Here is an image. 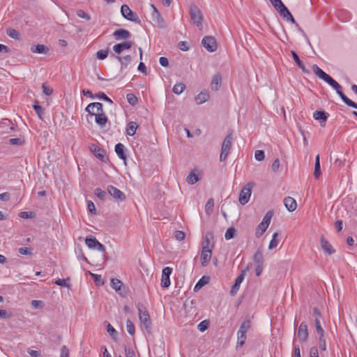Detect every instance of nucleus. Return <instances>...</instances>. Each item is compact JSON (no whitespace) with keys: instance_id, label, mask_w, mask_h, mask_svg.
<instances>
[{"instance_id":"nucleus-35","label":"nucleus","mask_w":357,"mask_h":357,"mask_svg":"<svg viewBox=\"0 0 357 357\" xmlns=\"http://www.w3.org/2000/svg\"><path fill=\"white\" fill-rule=\"evenodd\" d=\"M291 55H292V56L294 58V60L295 61V62L296 63L298 66L303 70V72H304V73L307 72L304 64L300 60V59H299L298 56L297 55V54L294 51H291Z\"/></svg>"},{"instance_id":"nucleus-62","label":"nucleus","mask_w":357,"mask_h":357,"mask_svg":"<svg viewBox=\"0 0 357 357\" xmlns=\"http://www.w3.org/2000/svg\"><path fill=\"white\" fill-rule=\"evenodd\" d=\"M87 208L90 213H96V206L92 201H87Z\"/></svg>"},{"instance_id":"nucleus-9","label":"nucleus","mask_w":357,"mask_h":357,"mask_svg":"<svg viewBox=\"0 0 357 357\" xmlns=\"http://www.w3.org/2000/svg\"><path fill=\"white\" fill-rule=\"evenodd\" d=\"M85 243L91 249L97 250L102 253L105 252V246L93 236H87L85 239Z\"/></svg>"},{"instance_id":"nucleus-18","label":"nucleus","mask_w":357,"mask_h":357,"mask_svg":"<svg viewBox=\"0 0 357 357\" xmlns=\"http://www.w3.org/2000/svg\"><path fill=\"white\" fill-rule=\"evenodd\" d=\"M321 247L322 250L329 255L335 252L331 244L323 236L321 237Z\"/></svg>"},{"instance_id":"nucleus-29","label":"nucleus","mask_w":357,"mask_h":357,"mask_svg":"<svg viewBox=\"0 0 357 357\" xmlns=\"http://www.w3.org/2000/svg\"><path fill=\"white\" fill-rule=\"evenodd\" d=\"M138 126L136 122L130 121L126 128V134L129 136H133L136 133Z\"/></svg>"},{"instance_id":"nucleus-12","label":"nucleus","mask_w":357,"mask_h":357,"mask_svg":"<svg viewBox=\"0 0 357 357\" xmlns=\"http://www.w3.org/2000/svg\"><path fill=\"white\" fill-rule=\"evenodd\" d=\"M172 268L170 267H165L162 269L161 286L163 288H168L171 284L170 275L172 274Z\"/></svg>"},{"instance_id":"nucleus-5","label":"nucleus","mask_w":357,"mask_h":357,"mask_svg":"<svg viewBox=\"0 0 357 357\" xmlns=\"http://www.w3.org/2000/svg\"><path fill=\"white\" fill-rule=\"evenodd\" d=\"M190 15L191 20L193 21L199 29L203 28L202 21L203 16L202 11L195 5H191L190 7Z\"/></svg>"},{"instance_id":"nucleus-26","label":"nucleus","mask_w":357,"mask_h":357,"mask_svg":"<svg viewBox=\"0 0 357 357\" xmlns=\"http://www.w3.org/2000/svg\"><path fill=\"white\" fill-rule=\"evenodd\" d=\"M125 146L123 144L119 143L115 146V152L119 158L126 160V155L124 153Z\"/></svg>"},{"instance_id":"nucleus-41","label":"nucleus","mask_w":357,"mask_h":357,"mask_svg":"<svg viewBox=\"0 0 357 357\" xmlns=\"http://www.w3.org/2000/svg\"><path fill=\"white\" fill-rule=\"evenodd\" d=\"M278 236V232H275L273 234L272 239L271 240V241L269 243V245H268V249L269 250H273V248L277 247V245L278 244V241L277 240Z\"/></svg>"},{"instance_id":"nucleus-11","label":"nucleus","mask_w":357,"mask_h":357,"mask_svg":"<svg viewBox=\"0 0 357 357\" xmlns=\"http://www.w3.org/2000/svg\"><path fill=\"white\" fill-rule=\"evenodd\" d=\"M108 193L113 197L116 201L122 202L126 199L125 194L119 189L114 187L113 185H109L107 187Z\"/></svg>"},{"instance_id":"nucleus-39","label":"nucleus","mask_w":357,"mask_h":357,"mask_svg":"<svg viewBox=\"0 0 357 357\" xmlns=\"http://www.w3.org/2000/svg\"><path fill=\"white\" fill-rule=\"evenodd\" d=\"M7 127L10 130H15L16 127L12 123V122L9 119H3L2 122L0 123V128Z\"/></svg>"},{"instance_id":"nucleus-34","label":"nucleus","mask_w":357,"mask_h":357,"mask_svg":"<svg viewBox=\"0 0 357 357\" xmlns=\"http://www.w3.org/2000/svg\"><path fill=\"white\" fill-rule=\"evenodd\" d=\"M253 261L256 265L264 264V257L261 250H257L253 256Z\"/></svg>"},{"instance_id":"nucleus-37","label":"nucleus","mask_w":357,"mask_h":357,"mask_svg":"<svg viewBox=\"0 0 357 357\" xmlns=\"http://www.w3.org/2000/svg\"><path fill=\"white\" fill-rule=\"evenodd\" d=\"M237 347H242L244 345L245 340H246V333L243 332L238 331L237 333Z\"/></svg>"},{"instance_id":"nucleus-47","label":"nucleus","mask_w":357,"mask_h":357,"mask_svg":"<svg viewBox=\"0 0 357 357\" xmlns=\"http://www.w3.org/2000/svg\"><path fill=\"white\" fill-rule=\"evenodd\" d=\"M199 178L197 174L191 172L187 177V181L190 184H195L198 181Z\"/></svg>"},{"instance_id":"nucleus-44","label":"nucleus","mask_w":357,"mask_h":357,"mask_svg":"<svg viewBox=\"0 0 357 357\" xmlns=\"http://www.w3.org/2000/svg\"><path fill=\"white\" fill-rule=\"evenodd\" d=\"M236 229L234 227H229L227 229L225 237L227 240L231 239L234 238L235 234H236Z\"/></svg>"},{"instance_id":"nucleus-45","label":"nucleus","mask_w":357,"mask_h":357,"mask_svg":"<svg viewBox=\"0 0 357 357\" xmlns=\"http://www.w3.org/2000/svg\"><path fill=\"white\" fill-rule=\"evenodd\" d=\"M214 206V200L212 198H210L206 205H205V211L207 214H210L213 210Z\"/></svg>"},{"instance_id":"nucleus-56","label":"nucleus","mask_w":357,"mask_h":357,"mask_svg":"<svg viewBox=\"0 0 357 357\" xmlns=\"http://www.w3.org/2000/svg\"><path fill=\"white\" fill-rule=\"evenodd\" d=\"M96 96L97 98H100V99H102V100H105V101H107V102H109V103H111V104H112V103H113L112 100L109 97H107V96L105 95V93H103V92H99V93H98L96 95Z\"/></svg>"},{"instance_id":"nucleus-61","label":"nucleus","mask_w":357,"mask_h":357,"mask_svg":"<svg viewBox=\"0 0 357 357\" xmlns=\"http://www.w3.org/2000/svg\"><path fill=\"white\" fill-rule=\"evenodd\" d=\"M185 234L182 231H176L174 234V237L178 241H182L185 238Z\"/></svg>"},{"instance_id":"nucleus-64","label":"nucleus","mask_w":357,"mask_h":357,"mask_svg":"<svg viewBox=\"0 0 357 357\" xmlns=\"http://www.w3.org/2000/svg\"><path fill=\"white\" fill-rule=\"evenodd\" d=\"M60 357H69L68 349L66 345L61 347Z\"/></svg>"},{"instance_id":"nucleus-53","label":"nucleus","mask_w":357,"mask_h":357,"mask_svg":"<svg viewBox=\"0 0 357 357\" xmlns=\"http://www.w3.org/2000/svg\"><path fill=\"white\" fill-rule=\"evenodd\" d=\"M208 326V321L207 320H204V321H201L198 324L197 328L199 331L204 332L207 329Z\"/></svg>"},{"instance_id":"nucleus-17","label":"nucleus","mask_w":357,"mask_h":357,"mask_svg":"<svg viewBox=\"0 0 357 357\" xmlns=\"http://www.w3.org/2000/svg\"><path fill=\"white\" fill-rule=\"evenodd\" d=\"M328 116H329L328 113H327L324 111H315L313 113V118L315 120L319 121V123L321 126H325V123H326Z\"/></svg>"},{"instance_id":"nucleus-20","label":"nucleus","mask_w":357,"mask_h":357,"mask_svg":"<svg viewBox=\"0 0 357 357\" xmlns=\"http://www.w3.org/2000/svg\"><path fill=\"white\" fill-rule=\"evenodd\" d=\"M132 47V43L130 41H126L121 43L116 44L114 45L113 50L115 53L119 54L123 50H128Z\"/></svg>"},{"instance_id":"nucleus-25","label":"nucleus","mask_w":357,"mask_h":357,"mask_svg":"<svg viewBox=\"0 0 357 357\" xmlns=\"http://www.w3.org/2000/svg\"><path fill=\"white\" fill-rule=\"evenodd\" d=\"M234 138L231 133L228 134L222 144V149L230 151Z\"/></svg>"},{"instance_id":"nucleus-40","label":"nucleus","mask_w":357,"mask_h":357,"mask_svg":"<svg viewBox=\"0 0 357 357\" xmlns=\"http://www.w3.org/2000/svg\"><path fill=\"white\" fill-rule=\"evenodd\" d=\"M185 86L184 84L178 83V84H176L174 86L172 91L175 94L179 95L185 90Z\"/></svg>"},{"instance_id":"nucleus-32","label":"nucleus","mask_w":357,"mask_h":357,"mask_svg":"<svg viewBox=\"0 0 357 357\" xmlns=\"http://www.w3.org/2000/svg\"><path fill=\"white\" fill-rule=\"evenodd\" d=\"M208 99L209 94L207 92H201L195 97V100L199 105L205 102Z\"/></svg>"},{"instance_id":"nucleus-36","label":"nucleus","mask_w":357,"mask_h":357,"mask_svg":"<svg viewBox=\"0 0 357 357\" xmlns=\"http://www.w3.org/2000/svg\"><path fill=\"white\" fill-rule=\"evenodd\" d=\"M123 282L116 278H112L111 280V286L116 291H119L121 290Z\"/></svg>"},{"instance_id":"nucleus-14","label":"nucleus","mask_w":357,"mask_h":357,"mask_svg":"<svg viewBox=\"0 0 357 357\" xmlns=\"http://www.w3.org/2000/svg\"><path fill=\"white\" fill-rule=\"evenodd\" d=\"M313 316L314 317V324H315V328L317 333L319 335H321L324 333V329L321 327V321L320 319L321 317V315L319 311V310L317 307L313 308Z\"/></svg>"},{"instance_id":"nucleus-22","label":"nucleus","mask_w":357,"mask_h":357,"mask_svg":"<svg viewBox=\"0 0 357 357\" xmlns=\"http://www.w3.org/2000/svg\"><path fill=\"white\" fill-rule=\"evenodd\" d=\"M113 36L116 40L126 39L130 38V33L128 30L120 29L116 30L114 32Z\"/></svg>"},{"instance_id":"nucleus-16","label":"nucleus","mask_w":357,"mask_h":357,"mask_svg":"<svg viewBox=\"0 0 357 357\" xmlns=\"http://www.w3.org/2000/svg\"><path fill=\"white\" fill-rule=\"evenodd\" d=\"M212 250L209 247H202L201 253L202 265L206 266L211 258Z\"/></svg>"},{"instance_id":"nucleus-43","label":"nucleus","mask_w":357,"mask_h":357,"mask_svg":"<svg viewBox=\"0 0 357 357\" xmlns=\"http://www.w3.org/2000/svg\"><path fill=\"white\" fill-rule=\"evenodd\" d=\"M95 195L101 200H105L107 197V192L100 188L95 190Z\"/></svg>"},{"instance_id":"nucleus-30","label":"nucleus","mask_w":357,"mask_h":357,"mask_svg":"<svg viewBox=\"0 0 357 357\" xmlns=\"http://www.w3.org/2000/svg\"><path fill=\"white\" fill-rule=\"evenodd\" d=\"M31 50L33 53L46 54L48 51V48L44 45H37L32 46Z\"/></svg>"},{"instance_id":"nucleus-58","label":"nucleus","mask_w":357,"mask_h":357,"mask_svg":"<svg viewBox=\"0 0 357 357\" xmlns=\"http://www.w3.org/2000/svg\"><path fill=\"white\" fill-rule=\"evenodd\" d=\"M77 15L81 18L86 20L87 21L91 20V17L83 10H78L77 11Z\"/></svg>"},{"instance_id":"nucleus-33","label":"nucleus","mask_w":357,"mask_h":357,"mask_svg":"<svg viewBox=\"0 0 357 357\" xmlns=\"http://www.w3.org/2000/svg\"><path fill=\"white\" fill-rule=\"evenodd\" d=\"M321 175V166L319 155H317L315 158L314 176L315 178H319Z\"/></svg>"},{"instance_id":"nucleus-21","label":"nucleus","mask_w":357,"mask_h":357,"mask_svg":"<svg viewBox=\"0 0 357 357\" xmlns=\"http://www.w3.org/2000/svg\"><path fill=\"white\" fill-rule=\"evenodd\" d=\"M284 204L286 208L290 212L294 211L297 207L296 200L291 197H287L284 199Z\"/></svg>"},{"instance_id":"nucleus-60","label":"nucleus","mask_w":357,"mask_h":357,"mask_svg":"<svg viewBox=\"0 0 357 357\" xmlns=\"http://www.w3.org/2000/svg\"><path fill=\"white\" fill-rule=\"evenodd\" d=\"M324 336V333L322 334V335H319V347H320L321 350L326 351V340H325Z\"/></svg>"},{"instance_id":"nucleus-23","label":"nucleus","mask_w":357,"mask_h":357,"mask_svg":"<svg viewBox=\"0 0 357 357\" xmlns=\"http://www.w3.org/2000/svg\"><path fill=\"white\" fill-rule=\"evenodd\" d=\"M95 122L101 128H104L108 121L105 113L95 114Z\"/></svg>"},{"instance_id":"nucleus-55","label":"nucleus","mask_w":357,"mask_h":357,"mask_svg":"<svg viewBox=\"0 0 357 357\" xmlns=\"http://www.w3.org/2000/svg\"><path fill=\"white\" fill-rule=\"evenodd\" d=\"M24 142V140L22 138H10L9 139V143L12 145H22Z\"/></svg>"},{"instance_id":"nucleus-54","label":"nucleus","mask_w":357,"mask_h":357,"mask_svg":"<svg viewBox=\"0 0 357 357\" xmlns=\"http://www.w3.org/2000/svg\"><path fill=\"white\" fill-rule=\"evenodd\" d=\"M207 283V281L205 280V278L203 277L201 278L197 283L195 286V291L200 289L203 286H204Z\"/></svg>"},{"instance_id":"nucleus-49","label":"nucleus","mask_w":357,"mask_h":357,"mask_svg":"<svg viewBox=\"0 0 357 357\" xmlns=\"http://www.w3.org/2000/svg\"><path fill=\"white\" fill-rule=\"evenodd\" d=\"M108 55V50H100L97 52L96 56L98 59L103 60L107 58Z\"/></svg>"},{"instance_id":"nucleus-38","label":"nucleus","mask_w":357,"mask_h":357,"mask_svg":"<svg viewBox=\"0 0 357 357\" xmlns=\"http://www.w3.org/2000/svg\"><path fill=\"white\" fill-rule=\"evenodd\" d=\"M250 328V321L249 319H245L241 323L238 331L247 333V332L248 331Z\"/></svg>"},{"instance_id":"nucleus-15","label":"nucleus","mask_w":357,"mask_h":357,"mask_svg":"<svg viewBox=\"0 0 357 357\" xmlns=\"http://www.w3.org/2000/svg\"><path fill=\"white\" fill-rule=\"evenodd\" d=\"M298 338L301 342H305L308 337L307 326L305 322H302L298 329Z\"/></svg>"},{"instance_id":"nucleus-19","label":"nucleus","mask_w":357,"mask_h":357,"mask_svg":"<svg viewBox=\"0 0 357 357\" xmlns=\"http://www.w3.org/2000/svg\"><path fill=\"white\" fill-rule=\"evenodd\" d=\"M90 149L96 158H98L102 161L105 160V151L103 149H100L96 144H92L90 147Z\"/></svg>"},{"instance_id":"nucleus-8","label":"nucleus","mask_w":357,"mask_h":357,"mask_svg":"<svg viewBox=\"0 0 357 357\" xmlns=\"http://www.w3.org/2000/svg\"><path fill=\"white\" fill-rule=\"evenodd\" d=\"M121 12L123 17L126 20L135 23H140L141 21L139 19L137 15L132 12L128 5L123 4L121 6Z\"/></svg>"},{"instance_id":"nucleus-13","label":"nucleus","mask_w":357,"mask_h":357,"mask_svg":"<svg viewBox=\"0 0 357 357\" xmlns=\"http://www.w3.org/2000/svg\"><path fill=\"white\" fill-rule=\"evenodd\" d=\"M248 268H249L248 266L245 269L241 271V274L236 278L235 282L231 289L230 293L231 295H235L237 293V291H238L240 285L242 283V282L243 281L246 272L248 271Z\"/></svg>"},{"instance_id":"nucleus-31","label":"nucleus","mask_w":357,"mask_h":357,"mask_svg":"<svg viewBox=\"0 0 357 357\" xmlns=\"http://www.w3.org/2000/svg\"><path fill=\"white\" fill-rule=\"evenodd\" d=\"M116 59L121 63V68H126L131 61V56L126 55L125 56H116Z\"/></svg>"},{"instance_id":"nucleus-59","label":"nucleus","mask_w":357,"mask_h":357,"mask_svg":"<svg viewBox=\"0 0 357 357\" xmlns=\"http://www.w3.org/2000/svg\"><path fill=\"white\" fill-rule=\"evenodd\" d=\"M70 279L69 278H67L66 280L65 279H58L56 280L54 283L56 284V285H59V286H61V287H69V284L67 283V281L69 280Z\"/></svg>"},{"instance_id":"nucleus-7","label":"nucleus","mask_w":357,"mask_h":357,"mask_svg":"<svg viewBox=\"0 0 357 357\" xmlns=\"http://www.w3.org/2000/svg\"><path fill=\"white\" fill-rule=\"evenodd\" d=\"M151 17L152 21L153 22L154 24L156 25L160 29H163L166 27V24L161 16L160 13H159L157 8L153 5L151 4Z\"/></svg>"},{"instance_id":"nucleus-24","label":"nucleus","mask_w":357,"mask_h":357,"mask_svg":"<svg viewBox=\"0 0 357 357\" xmlns=\"http://www.w3.org/2000/svg\"><path fill=\"white\" fill-rule=\"evenodd\" d=\"M222 78L220 74L213 76L211 83V88L213 91H218L221 86Z\"/></svg>"},{"instance_id":"nucleus-51","label":"nucleus","mask_w":357,"mask_h":357,"mask_svg":"<svg viewBox=\"0 0 357 357\" xmlns=\"http://www.w3.org/2000/svg\"><path fill=\"white\" fill-rule=\"evenodd\" d=\"M6 33L8 34V36H9L12 38H14V39L19 38V33L17 31H16L14 29H8L6 31Z\"/></svg>"},{"instance_id":"nucleus-52","label":"nucleus","mask_w":357,"mask_h":357,"mask_svg":"<svg viewBox=\"0 0 357 357\" xmlns=\"http://www.w3.org/2000/svg\"><path fill=\"white\" fill-rule=\"evenodd\" d=\"M125 355L126 357H136L135 353L130 347H128L126 345H123Z\"/></svg>"},{"instance_id":"nucleus-48","label":"nucleus","mask_w":357,"mask_h":357,"mask_svg":"<svg viewBox=\"0 0 357 357\" xmlns=\"http://www.w3.org/2000/svg\"><path fill=\"white\" fill-rule=\"evenodd\" d=\"M33 108L38 116L40 119H42V116L43 114V108L38 105V102L36 101L35 104L33 105Z\"/></svg>"},{"instance_id":"nucleus-63","label":"nucleus","mask_w":357,"mask_h":357,"mask_svg":"<svg viewBox=\"0 0 357 357\" xmlns=\"http://www.w3.org/2000/svg\"><path fill=\"white\" fill-rule=\"evenodd\" d=\"M178 47L182 51H187L189 50L188 43L185 41H181L178 44Z\"/></svg>"},{"instance_id":"nucleus-46","label":"nucleus","mask_w":357,"mask_h":357,"mask_svg":"<svg viewBox=\"0 0 357 357\" xmlns=\"http://www.w3.org/2000/svg\"><path fill=\"white\" fill-rule=\"evenodd\" d=\"M126 329H127L128 333L130 335H135V326H134L132 322L131 321V320H130V319H127V321H126Z\"/></svg>"},{"instance_id":"nucleus-3","label":"nucleus","mask_w":357,"mask_h":357,"mask_svg":"<svg viewBox=\"0 0 357 357\" xmlns=\"http://www.w3.org/2000/svg\"><path fill=\"white\" fill-rule=\"evenodd\" d=\"M139 319L146 331H149L151 327V321L149 314L146 307L142 303H138L137 305Z\"/></svg>"},{"instance_id":"nucleus-10","label":"nucleus","mask_w":357,"mask_h":357,"mask_svg":"<svg viewBox=\"0 0 357 357\" xmlns=\"http://www.w3.org/2000/svg\"><path fill=\"white\" fill-rule=\"evenodd\" d=\"M204 47L210 52H213L217 49V43L213 36H205L202 40Z\"/></svg>"},{"instance_id":"nucleus-50","label":"nucleus","mask_w":357,"mask_h":357,"mask_svg":"<svg viewBox=\"0 0 357 357\" xmlns=\"http://www.w3.org/2000/svg\"><path fill=\"white\" fill-rule=\"evenodd\" d=\"M127 101L132 105H135L137 102V98L133 93H128L126 96Z\"/></svg>"},{"instance_id":"nucleus-6","label":"nucleus","mask_w":357,"mask_h":357,"mask_svg":"<svg viewBox=\"0 0 357 357\" xmlns=\"http://www.w3.org/2000/svg\"><path fill=\"white\" fill-rule=\"evenodd\" d=\"M253 186L254 184L249 182L241 189L238 198L240 204L245 205L249 202Z\"/></svg>"},{"instance_id":"nucleus-28","label":"nucleus","mask_w":357,"mask_h":357,"mask_svg":"<svg viewBox=\"0 0 357 357\" xmlns=\"http://www.w3.org/2000/svg\"><path fill=\"white\" fill-rule=\"evenodd\" d=\"M95 108L96 109V114L99 113H103V106L102 104L100 102H92L89 104L85 108V111H89L90 108Z\"/></svg>"},{"instance_id":"nucleus-42","label":"nucleus","mask_w":357,"mask_h":357,"mask_svg":"<svg viewBox=\"0 0 357 357\" xmlns=\"http://www.w3.org/2000/svg\"><path fill=\"white\" fill-rule=\"evenodd\" d=\"M106 328H107V331L110 335L111 337L114 340H116V336H117V332L115 330V328L110 324H107Z\"/></svg>"},{"instance_id":"nucleus-1","label":"nucleus","mask_w":357,"mask_h":357,"mask_svg":"<svg viewBox=\"0 0 357 357\" xmlns=\"http://www.w3.org/2000/svg\"><path fill=\"white\" fill-rule=\"evenodd\" d=\"M314 73L320 79L330 85L334 90H335L337 95L341 98L342 101L348 106L357 109V104L348 98L342 92V86L333 79L329 75L322 70L317 64L312 66Z\"/></svg>"},{"instance_id":"nucleus-27","label":"nucleus","mask_w":357,"mask_h":357,"mask_svg":"<svg viewBox=\"0 0 357 357\" xmlns=\"http://www.w3.org/2000/svg\"><path fill=\"white\" fill-rule=\"evenodd\" d=\"M213 236L212 233L208 232L206 234L203 241V247H209V249L213 248V244L212 243Z\"/></svg>"},{"instance_id":"nucleus-2","label":"nucleus","mask_w":357,"mask_h":357,"mask_svg":"<svg viewBox=\"0 0 357 357\" xmlns=\"http://www.w3.org/2000/svg\"><path fill=\"white\" fill-rule=\"evenodd\" d=\"M273 4L275 9L280 13V15L287 21H290L292 23H296L294 17L284 5L281 0H269Z\"/></svg>"},{"instance_id":"nucleus-4","label":"nucleus","mask_w":357,"mask_h":357,"mask_svg":"<svg viewBox=\"0 0 357 357\" xmlns=\"http://www.w3.org/2000/svg\"><path fill=\"white\" fill-rule=\"evenodd\" d=\"M272 217H273L272 211H268L266 213L261 222L260 224H259L256 228V231H255L256 237L259 238L266 231V229H268V227L271 223Z\"/></svg>"},{"instance_id":"nucleus-57","label":"nucleus","mask_w":357,"mask_h":357,"mask_svg":"<svg viewBox=\"0 0 357 357\" xmlns=\"http://www.w3.org/2000/svg\"><path fill=\"white\" fill-rule=\"evenodd\" d=\"M264 152L261 150H257L255 151V158L257 161H261L264 159Z\"/></svg>"}]
</instances>
